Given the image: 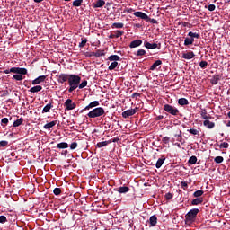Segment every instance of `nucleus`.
<instances>
[{
	"mask_svg": "<svg viewBox=\"0 0 230 230\" xmlns=\"http://www.w3.org/2000/svg\"><path fill=\"white\" fill-rule=\"evenodd\" d=\"M80 82H82V77L76 75L75 74H70V77L68 79L69 88L67 89L68 93H73L75 89H78V85H80Z\"/></svg>",
	"mask_w": 230,
	"mask_h": 230,
	"instance_id": "nucleus-1",
	"label": "nucleus"
},
{
	"mask_svg": "<svg viewBox=\"0 0 230 230\" xmlns=\"http://www.w3.org/2000/svg\"><path fill=\"white\" fill-rule=\"evenodd\" d=\"M199 208H192L185 215V224L191 226L195 220H197V215H199Z\"/></svg>",
	"mask_w": 230,
	"mask_h": 230,
	"instance_id": "nucleus-2",
	"label": "nucleus"
},
{
	"mask_svg": "<svg viewBox=\"0 0 230 230\" xmlns=\"http://www.w3.org/2000/svg\"><path fill=\"white\" fill-rule=\"evenodd\" d=\"M105 114V110L102 107L94 108L88 114V118L94 119L100 118V116H103Z\"/></svg>",
	"mask_w": 230,
	"mask_h": 230,
	"instance_id": "nucleus-3",
	"label": "nucleus"
},
{
	"mask_svg": "<svg viewBox=\"0 0 230 230\" xmlns=\"http://www.w3.org/2000/svg\"><path fill=\"white\" fill-rule=\"evenodd\" d=\"M133 15H135V17H139V19H143L144 21H146V22H151V24H157V20L151 19L150 17H148V14L143 12H139V11L135 12Z\"/></svg>",
	"mask_w": 230,
	"mask_h": 230,
	"instance_id": "nucleus-4",
	"label": "nucleus"
},
{
	"mask_svg": "<svg viewBox=\"0 0 230 230\" xmlns=\"http://www.w3.org/2000/svg\"><path fill=\"white\" fill-rule=\"evenodd\" d=\"M164 111H165V112H168V114H172V116H177L179 114V109L170 104H164Z\"/></svg>",
	"mask_w": 230,
	"mask_h": 230,
	"instance_id": "nucleus-5",
	"label": "nucleus"
},
{
	"mask_svg": "<svg viewBox=\"0 0 230 230\" xmlns=\"http://www.w3.org/2000/svg\"><path fill=\"white\" fill-rule=\"evenodd\" d=\"M71 75L69 74H60L57 75L58 84H65V82H69Z\"/></svg>",
	"mask_w": 230,
	"mask_h": 230,
	"instance_id": "nucleus-6",
	"label": "nucleus"
},
{
	"mask_svg": "<svg viewBox=\"0 0 230 230\" xmlns=\"http://www.w3.org/2000/svg\"><path fill=\"white\" fill-rule=\"evenodd\" d=\"M64 106L66 107V111H73V109H76V102H73V100L67 99Z\"/></svg>",
	"mask_w": 230,
	"mask_h": 230,
	"instance_id": "nucleus-7",
	"label": "nucleus"
},
{
	"mask_svg": "<svg viewBox=\"0 0 230 230\" xmlns=\"http://www.w3.org/2000/svg\"><path fill=\"white\" fill-rule=\"evenodd\" d=\"M136 112H137V108L127 110L122 112V118L127 119V118H130V116H134V114H136Z\"/></svg>",
	"mask_w": 230,
	"mask_h": 230,
	"instance_id": "nucleus-8",
	"label": "nucleus"
},
{
	"mask_svg": "<svg viewBox=\"0 0 230 230\" xmlns=\"http://www.w3.org/2000/svg\"><path fill=\"white\" fill-rule=\"evenodd\" d=\"M11 71H13V73H15L16 75H22V76H24V75H28V69L26 68L12 67Z\"/></svg>",
	"mask_w": 230,
	"mask_h": 230,
	"instance_id": "nucleus-9",
	"label": "nucleus"
},
{
	"mask_svg": "<svg viewBox=\"0 0 230 230\" xmlns=\"http://www.w3.org/2000/svg\"><path fill=\"white\" fill-rule=\"evenodd\" d=\"M144 46L147 49H156V48H157V49H161V43L159 45H157V43H150V42L145 40Z\"/></svg>",
	"mask_w": 230,
	"mask_h": 230,
	"instance_id": "nucleus-10",
	"label": "nucleus"
},
{
	"mask_svg": "<svg viewBox=\"0 0 230 230\" xmlns=\"http://www.w3.org/2000/svg\"><path fill=\"white\" fill-rule=\"evenodd\" d=\"M98 105H100V102L93 101V102H90L89 105H87L85 108L81 110V112H85V111H89L90 109H93V107H98Z\"/></svg>",
	"mask_w": 230,
	"mask_h": 230,
	"instance_id": "nucleus-11",
	"label": "nucleus"
},
{
	"mask_svg": "<svg viewBox=\"0 0 230 230\" xmlns=\"http://www.w3.org/2000/svg\"><path fill=\"white\" fill-rule=\"evenodd\" d=\"M124 33L125 31H115L114 33L110 34L109 39H119Z\"/></svg>",
	"mask_w": 230,
	"mask_h": 230,
	"instance_id": "nucleus-12",
	"label": "nucleus"
},
{
	"mask_svg": "<svg viewBox=\"0 0 230 230\" xmlns=\"http://www.w3.org/2000/svg\"><path fill=\"white\" fill-rule=\"evenodd\" d=\"M188 37L190 39V40L192 41V43H194V42H195V39H200V33L190 31V32L188 33Z\"/></svg>",
	"mask_w": 230,
	"mask_h": 230,
	"instance_id": "nucleus-13",
	"label": "nucleus"
},
{
	"mask_svg": "<svg viewBox=\"0 0 230 230\" xmlns=\"http://www.w3.org/2000/svg\"><path fill=\"white\" fill-rule=\"evenodd\" d=\"M46 81V75H40L36 79L32 81V85H39V84H42V82Z\"/></svg>",
	"mask_w": 230,
	"mask_h": 230,
	"instance_id": "nucleus-14",
	"label": "nucleus"
},
{
	"mask_svg": "<svg viewBox=\"0 0 230 230\" xmlns=\"http://www.w3.org/2000/svg\"><path fill=\"white\" fill-rule=\"evenodd\" d=\"M150 227H155L157 226V216L153 215L149 218Z\"/></svg>",
	"mask_w": 230,
	"mask_h": 230,
	"instance_id": "nucleus-15",
	"label": "nucleus"
},
{
	"mask_svg": "<svg viewBox=\"0 0 230 230\" xmlns=\"http://www.w3.org/2000/svg\"><path fill=\"white\" fill-rule=\"evenodd\" d=\"M141 44H143V40H135L130 42L129 48H139V46H141Z\"/></svg>",
	"mask_w": 230,
	"mask_h": 230,
	"instance_id": "nucleus-16",
	"label": "nucleus"
},
{
	"mask_svg": "<svg viewBox=\"0 0 230 230\" xmlns=\"http://www.w3.org/2000/svg\"><path fill=\"white\" fill-rule=\"evenodd\" d=\"M182 58H185V60H191V58H195V53H193V51L184 53Z\"/></svg>",
	"mask_w": 230,
	"mask_h": 230,
	"instance_id": "nucleus-17",
	"label": "nucleus"
},
{
	"mask_svg": "<svg viewBox=\"0 0 230 230\" xmlns=\"http://www.w3.org/2000/svg\"><path fill=\"white\" fill-rule=\"evenodd\" d=\"M163 65V61L161 60H156L151 66H150V71H155L159 66Z\"/></svg>",
	"mask_w": 230,
	"mask_h": 230,
	"instance_id": "nucleus-18",
	"label": "nucleus"
},
{
	"mask_svg": "<svg viewBox=\"0 0 230 230\" xmlns=\"http://www.w3.org/2000/svg\"><path fill=\"white\" fill-rule=\"evenodd\" d=\"M116 191H118L119 193H128V191H130V188L127 187V186H122V187H119Z\"/></svg>",
	"mask_w": 230,
	"mask_h": 230,
	"instance_id": "nucleus-19",
	"label": "nucleus"
},
{
	"mask_svg": "<svg viewBox=\"0 0 230 230\" xmlns=\"http://www.w3.org/2000/svg\"><path fill=\"white\" fill-rule=\"evenodd\" d=\"M58 121L57 120H53L49 123H47L43 126V128H45L46 130H49V128H53V127H55V125H57Z\"/></svg>",
	"mask_w": 230,
	"mask_h": 230,
	"instance_id": "nucleus-20",
	"label": "nucleus"
},
{
	"mask_svg": "<svg viewBox=\"0 0 230 230\" xmlns=\"http://www.w3.org/2000/svg\"><path fill=\"white\" fill-rule=\"evenodd\" d=\"M178 105L184 107V105H190V102L186 98H180L178 100Z\"/></svg>",
	"mask_w": 230,
	"mask_h": 230,
	"instance_id": "nucleus-21",
	"label": "nucleus"
},
{
	"mask_svg": "<svg viewBox=\"0 0 230 230\" xmlns=\"http://www.w3.org/2000/svg\"><path fill=\"white\" fill-rule=\"evenodd\" d=\"M108 60H110V62H119V60H121V58H119V56L118 55H111L108 58Z\"/></svg>",
	"mask_w": 230,
	"mask_h": 230,
	"instance_id": "nucleus-22",
	"label": "nucleus"
},
{
	"mask_svg": "<svg viewBox=\"0 0 230 230\" xmlns=\"http://www.w3.org/2000/svg\"><path fill=\"white\" fill-rule=\"evenodd\" d=\"M204 127H207V128H215V122L209 121V119L205 120L203 122Z\"/></svg>",
	"mask_w": 230,
	"mask_h": 230,
	"instance_id": "nucleus-23",
	"label": "nucleus"
},
{
	"mask_svg": "<svg viewBox=\"0 0 230 230\" xmlns=\"http://www.w3.org/2000/svg\"><path fill=\"white\" fill-rule=\"evenodd\" d=\"M218 80H220V75H214L210 80V84H212V85H217V84H218Z\"/></svg>",
	"mask_w": 230,
	"mask_h": 230,
	"instance_id": "nucleus-24",
	"label": "nucleus"
},
{
	"mask_svg": "<svg viewBox=\"0 0 230 230\" xmlns=\"http://www.w3.org/2000/svg\"><path fill=\"white\" fill-rule=\"evenodd\" d=\"M105 6V2L103 0H97L93 5V8H102Z\"/></svg>",
	"mask_w": 230,
	"mask_h": 230,
	"instance_id": "nucleus-25",
	"label": "nucleus"
},
{
	"mask_svg": "<svg viewBox=\"0 0 230 230\" xmlns=\"http://www.w3.org/2000/svg\"><path fill=\"white\" fill-rule=\"evenodd\" d=\"M164 161H166L165 157L159 158L155 164V167L158 169L161 168V166H163Z\"/></svg>",
	"mask_w": 230,
	"mask_h": 230,
	"instance_id": "nucleus-26",
	"label": "nucleus"
},
{
	"mask_svg": "<svg viewBox=\"0 0 230 230\" xmlns=\"http://www.w3.org/2000/svg\"><path fill=\"white\" fill-rule=\"evenodd\" d=\"M204 202V199L202 198H196L191 201L192 206H199V204H202Z\"/></svg>",
	"mask_w": 230,
	"mask_h": 230,
	"instance_id": "nucleus-27",
	"label": "nucleus"
},
{
	"mask_svg": "<svg viewBox=\"0 0 230 230\" xmlns=\"http://www.w3.org/2000/svg\"><path fill=\"white\" fill-rule=\"evenodd\" d=\"M94 55L97 58H100V57H105V50L98 49L96 52H94Z\"/></svg>",
	"mask_w": 230,
	"mask_h": 230,
	"instance_id": "nucleus-28",
	"label": "nucleus"
},
{
	"mask_svg": "<svg viewBox=\"0 0 230 230\" xmlns=\"http://www.w3.org/2000/svg\"><path fill=\"white\" fill-rule=\"evenodd\" d=\"M22 123H24V119L20 118V119H16V120L13 122V127H14V128L21 127V124H22Z\"/></svg>",
	"mask_w": 230,
	"mask_h": 230,
	"instance_id": "nucleus-29",
	"label": "nucleus"
},
{
	"mask_svg": "<svg viewBox=\"0 0 230 230\" xmlns=\"http://www.w3.org/2000/svg\"><path fill=\"white\" fill-rule=\"evenodd\" d=\"M42 89V86L40 85H36V86H33L31 87L29 92L30 93H40V91Z\"/></svg>",
	"mask_w": 230,
	"mask_h": 230,
	"instance_id": "nucleus-30",
	"label": "nucleus"
},
{
	"mask_svg": "<svg viewBox=\"0 0 230 230\" xmlns=\"http://www.w3.org/2000/svg\"><path fill=\"white\" fill-rule=\"evenodd\" d=\"M57 147L59 148L60 150H62L64 148H69V144H67L66 142H61L57 145Z\"/></svg>",
	"mask_w": 230,
	"mask_h": 230,
	"instance_id": "nucleus-31",
	"label": "nucleus"
},
{
	"mask_svg": "<svg viewBox=\"0 0 230 230\" xmlns=\"http://www.w3.org/2000/svg\"><path fill=\"white\" fill-rule=\"evenodd\" d=\"M201 117L203 119H206V121H208V119H211V116L208 115V112L206 111V110H203L201 111Z\"/></svg>",
	"mask_w": 230,
	"mask_h": 230,
	"instance_id": "nucleus-32",
	"label": "nucleus"
},
{
	"mask_svg": "<svg viewBox=\"0 0 230 230\" xmlns=\"http://www.w3.org/2000/svg\"><path fill=\"white\" fill-rule=\"evenodd\" d=\"M202 195H204V190H196L193 193V197H195L196 199H199V197H202Z\"/></svg>",
	"mask_w": 230,
	"mask_h": 230,
	"instance_id": "nucleus-33",
	"label": "nucleus"
},
{
	"mask_svg": "<svg viewBox=\"0 0 230 230\" xmlns=\"http://www.w3.org/2000/svg\"><path fill=\"white\" fill-rule=\"evenodd\" d=\"M118 67V61H113L108 67L109 71H114Z\"/></svg>",
	"mask_w": 230,
	"mask_h": 230,
	"instance_id": "nucleus-34",
	"label": "nucleus"
},
{
	"mask_svg": "<svg viewBox=\"0 0 230 230\" xmlns=\"http://www.w3.org/2000/svg\"><path fill=\"white\" fill-rule=\"evenodd\" d=\"M51 109H53V104L49 103L43 108L42 112H49V111H51Z\"/></svg>",
	"mask_w": 230,
	"mask_h": 230,
	"instance_id": "nucleus-35",
	"label": "nucleus"
},
{
	"mask_svg": "<svg viewBox=\"0 0 230 230\" xmlns=\"http://www.w3.org/2000/svg\"><path fill=\"white\" fill-rule=\"evenodd\" d=\"M109 145V141H103V142H99L96 145L97 148H103V146H107Z\"/></svg>",
	"mask_w": 230,
	"mask_h": 230,
	"instance_id": "nucleus-36",
	"label": "nucleus"
},
{
	"mask_svg": "<svg viewBox=\"0 0 230 230\" xmlns=\"http://www.w3.org/2000/svg\"><path fill=\"white\" fill-rule=\"evenodd\" d=\"M145 55H146V51L143 49H138L136 53V57H143Z\"/></svg>",
	"mask_w": 230,
	"mask_h": 230,
	"instance_id": "nucleus-37",
	"label": "nucleus"
},
{
	"mask_svg": "<svg viewBox=\"0 0 230 230\" xmlns=\"http://www.w3.org/2000/svg\"><path fill=\"white\" fill-rule=\"evenodd\" d=\"M123 26H125V24H123L122 22H114L111 24V28H117V29L123 28Z\"/></svg>",
	"mask_w": 230,
	"mask_h": 230,
	"instance_id": "nucleus-38",
	"label": "nucleus"
},
{
	"mask_svg": "<svg viewBox=\"0 0 230 230\" xmlns=\"http://www.w3.org/2000/svg\"><path fill=\"white\" fill-rule=\"evenodd\" d=\"M189 164H197V156L193 155L191 156L189 161H188Z\"/></svg>",
	"mask_w": 230,
	"mask_h": 230,
	"instance_id": "nucleus-39",
	"label": "nucleus"
},
{
	"mask_svg": "<svg viewBox=\"0 0 230 230\" xmlns=\"http://www.w3.org/2000/svg\"><path fill=\"white\" fill-rule=\"evenodd\" d=\"M187 131L190 134H192V136H200V134L199 133V130L197 129L190 128V129H188Z\"/></svg>",
	"mask_w": 230,
	"mask_h": 230,
	"instance_id": "nucleus-40",
	"label": "nucleus"
},
{
	"mask_svg": "<svg viewBox=\"0 0 230 230\" xmlns=\"http://www.w3.org/2000/svg\"><path fill=\"white\" fill-rule=\"evenodd\" d=\"M193 44V41L189 38H185L184 40V46H191Z\"/></svg>",
	"mask_w": 230,
	"mask_h": 230,
	"instance_id": "nucleus-41",
	"label": "nucleus"
},
{
	"mask_svg": "<svg viewBox=\"0 0 230 230\" xmlns=\"http://www.w3.org/2000/svg\"><path fill=\"white\" fill-rule=\"evenodd\" d=\"M8 122H9L8 118H3L1 119V126L3 128H4V127H6V125H8Z\"/></svg>",
	"mask_w": 230,
	"mask_h": 230,
	"instance_id": "nucleus-42",
	"label": "nucleus"
},
{
	"mask_svg": "<svg viewBox=\"0 0 230 230\" xmlns=\"http://www.w3.org/2000/svg\"><path fill=\"white\" fill-rule=\"evenodd\" d=\"M83 3H84V0H75L73 2V6H76V7L82 6Z\"/></svg>",
	"mask_w": 230,
	"mask_h": 230,
	"instance_id": "nucleus-43",
	"label": "nucleus"
},
{
	"mask_svg": "<svg viewBox=\"0 0 230 230\" xmlns=\"http://www.w3.org/2000/svg\"><path fill=\"white\" fill-rule=\"evenodd\" d=\"M13 79L17 80V81H21V80H24V77L21 74H16V75H13Z\"/></svg>",
	"mask_w": 230,
	"mask_h": 230,
	"instance_id": "nucleus-44",
	"label": "nucleus"
},
{
	"mask_svg": "<svg viewBox=\"0 0 230 230\" xmlns=\"http://www.w3.org/2000/svg\"><path fill=\"white\" fill-rule=\"evenodd\" d=\"M215 163H217V164H220L221 163H224V157L222 156H217L215 159H214Z\"/></svg>",
	"mask_w": 230,
	"mask_h": 230,
	"instance_id": "nucleus-45",
	"label": "nucleus"
},
{
	"mask_svg": "<svg viewBox=\"0 0 230 230\" xmlns=\"http://www.w3.org/2000/svg\"><path fill=\"white\" fill-rule=\"evenodd\" d=\"M87 44V38H82V41L79 43V48H84Z\"/></svg>",
	"mask_w": 230,
	"mask_h": 230,
	"instance_id": "nucleus-46",
	"label": "nucleus"
},
{
	"mask_svg": "<svg viewBox=\"0 0 230 230\" xmlns=\"http://www.w3.org/2000/svg\"><path fill=\"white\" fill-rule=\"evenodd\" d=\"M77 87H79V89H84V87H87V80L83 81L81 84L79 83Z\"/></svg>",
	"mask_w": 230,
	"mask_h": 230,
	"instance_id": "nucleus-47",
	"label": "nucleus"
},
{
	"mask_svg": "<svg viewBox=\"0 0 230 230\" xmlns=\"http://www.w3.org/2000/svg\"><path fill=\"white\" fill-rule=\"evenodd\" d=\"M54 195L58 196L60 193H62V189L60 188H55L53 190Z\"/></svg>",
	"mask_w": 230,
	"mask_h": 230,
	"instance_id": "nucleus-48",
	"label": "nucleus"
},
{
	"mask_svg": "<svg viewBox=\"0 0 230 230\" xmlns=\"http://www.w3.org/2000/svg\"><path fill=\"white\" fill-rule=\"evenodd\" d=\"M199 66L201 67V69H206V67H208V62L207 61L199 62Z\"/></svg>",
	"mask_w": 230,
	"mask_h": 230,
	"instance_id": "nucleus-49",
	"label": "nucleus"
},
{
	"mask_svg": "<svg viewBox=\"0 0 230 230\" xmlns=\"http://www.w3.org/2000/svg\"><path fill=\"white\" fill-rule=\"evenodd\" d=\"M4 146H8V141L6 140H2L0 141V148H4Z\"/></svg>",
	"mask_w": 230,
	"mask_h": 230,
	"instance_id": "nucleus-50",
	"label": "nucleus"
},
{
	"mask_svg": "<svg viewBox=\"0 0 230 230\" xmlns=\"http://www.w3.org/2000/svg\"><path fill=\"white\" fill-rule=\"evenodd\" d=\"M5 222H8L6 216H0V224H5Z\"/></svg>",
	"mask_w": 230,
	"mask_h": 230,
	"instance_id": "nucleus-51",
	"label": "nucleus"
},
{
	"mask_svg": "<svg viewBox=\"0 0 230 230\" xmlns=\"http://www.w3.org/2000/svg\"><path fill=\"white\" fill-rule=\"evenodd\" d=\"M162 142L164 144V145H168V143H170V137H164L162 138Z\"/></svg>",
	"mask_w": 230,
	"mask_h": 230,
	"instance_id": "nucleus-52",
	"label": "nucleus"
},
{
	"mask_svg": "<svg viewBox=\"0 0 230 230\" xmlns=\"http://www.w3.org/2000/svg\"><path fill=\"white\" fill-rule=\"evenodd\" d=\"M181 188H182L184 190H188V182H187V181H181Z\"/></svg>",
	"mask_w": 230,
	"mask_h": 230,
	"instance_id": "nucleus-53",
	"label": "nucleus"
},
{
	"mask_svg": "<svg viewBox=\"0 0 230 230\" xmlns=\"http://www.w3.org/2000/svg\"><path fill=\"white\" fill-rule=\"evenodd\" d=\"M219 148H229V144L227 142H224L220 144Z\"/></svg>",
	"mask_w": 230,
	"mask_h": 230,
	"instance_id": "nucleus-54",
	"label": "nucleus"
},
{
	"mask_svg": "<svg viewBox=\"0 0 230 230\" xmlns=\"http://www.w3.org/2000/svg\"><path fill=\"white\" fill-rule=\"evenodd\" d=\"M217 8V6H215V4H209L208 6V10L209 11V12H215V9Z\"/></svg>",
	"mask_w": 230,
	"mask_h": 230,
	"instance_id": "nucleus-55",
	"label": "nucleus"
},
{
	"mask_svg": "<svg viewBox=\"0 0 230 230\" xmlns=\"http://www.w3.org/2000/svg\"><path fill=\"white\" fill-rule=\"evenodd\" d=\"M165 199H166V200H172V199H173V194H172L170 192L165 194Z\"/></svg>",
	"mask_w": 230,
	"mask_h": 230,
	"instance_id": "nucleus-56",
	"label": "nucleus"
},
{
	"mask_svg": "<svg viewBox=\"0 0 230 230\" xmlns=\"http://www.w3.org/2000/svg\"><path fill=\"white\" fill-rule=\"evenodd\" d=\"M78 146V143L74 142L70 145V149L75 150Z\"/></svg>",
	"mask_w": 230,
	"mask_h": 230,
	"instance_id": "nucleus-57",
	"label": "nucleus"
},
{
	"mask_svg": "<svg viewBox=\"0 0 230 230\" xmlns=\"http://www.w3.org/2000/svg\"><path fill=\"white\" fill-rule=\"evenodd\" d=\"M84 55H85L86 58L95 57L94 52H86Z\"/></svg>",
	"mask_w": 230,
	"mask_h": 230,
	"instance_id": "nucleus-58",
	"label": "nucleus"
},
{
	"mask_svg": "<svg viewBox=\"0 0 230 230\" xmlns=\"http://www.w3.org/2000/svg\"><path fill=\"white\" fill-rule=\"evenodd\" d=\"M132 12H134V9H132V8H127L124 10L125 13H132Z\"/></svg>",
	"mask_w": 230,
	"mask_h": 230,
	"instance_id": "nucleus-59",
	"label": "nucleus"
},
{
	"mask_svg": "<svg viewBox=\"0 0 230 230\" xmlns=\"http://www.w3.org/2000/svg\"><path fill=\"white\" fill-rule=\"evenodd\" d=\"M164 116L159 115V116H157V117L155 118V120H156V121H161V119H164Z\"/></svg>",
	"mask_w": 230,
	"mask_h": 230,
	"instance_id": "nucleus-60",
	"label": "nucleus"
},
{
	"mask_svg": "<svg viewBox=\"0 0 230 230\" xmlns=\"http://www.w3.org/2000/svg\"><path fill=\"white\" fill-rule=\"evenodd\" d=\"M137 96H141V93H134L132 94V98H137Z\"/></svg>",
	"mask_w": 230,
	"mask_h": 230,
	"instance_id": "nucleus-61",
	"label": "nucleus"
},
{
	"mask_svg": "<svg viewBox=\"0 0 230 230\" xmlns=\"http://www.w3.org/2000/svg\"><path fill=\"white\" fill-rule=\"evenodd\" d=\"M175 137H182V131H179V134L174 135Z\"/></svg>",
	"mask_w": 230,
	"mask_h": 230,
	"instance_id": "nucleus-62",
	"label": "nucleus"
},
{
	"mask_svg": "<svg viewBox=\"0 0 230 230\" xmlns=\"http://www.w3.org/2000/svg\"><path fill=\"white\" fill-rule=\"evenodd\" d=\"M4 73H5V75H8L9 73H13V71H12V68H11V69L4 70Z\"/></svg>",
	"mask_w": 230,
	"mask_h": 230,
	"instance_id": "nucleus-63",
	"label": "nucleus"
},
{
	"mask_svg": "<svg viewBox=\"0 0 230 230\" xmlns=\"http://www.w3.org/2000/svg\"><path fill=\"white\" fill-rule=\"evenodd\" d=\"M34 1V3H42V1H44V0H33Z\"/></svg>",
	"mask_w": 230,
	"mask_h": 230,
	"instance_id": "nucleus-64",
	"label": "nucleus"
}]
</instances>
